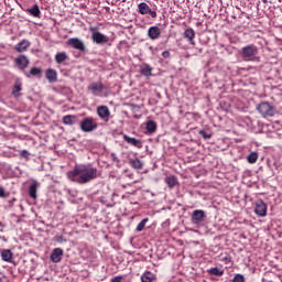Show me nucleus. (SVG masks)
Here are the masks:
<instances>
[{
	"mask_svg": "<svg viewBox=\"0 0 282 282\" xmlns=\"http://www.w3.org/2000/svg\"><path fill=\"white\" fill-rule=\"evenodd\" d=\"M96 177H98V169L89 165H75L74 170L68 172L70 182H76L77 184H89Z\"/></svg>",
	"mask_w": 282,
	"mask_h": 282,
	"instance_id": "f257e3e1",
	"label": "nucleus"
},
{
	"mask_svg": "<svg viewBox=\"0 0 282 282\" xmlns=\"http://www.w3.org/2000/svg\"><path fill=\"white\" fill-rule=\"evenodd\" d=\"M257 111H259L262 118H274L276 116V108L268 101H262L257 106Z\"/></svg>",
	"mask_w": 282,
	"mask_h": 282,
	"instance_id": "f03ea898",
	"label": "nucleus"
},
{
	"mask_svg": "<svg viewBox=\"0 0 282 282\" xmlns=\"http://www.w3.org/2000/svg\"><path fill=\"white\" fill-rule=\"evenodd\" d=\"M257 54H259V48L254 44H249L240 51V56L245 62L256 61Z\"/></svg>",
	"mask_w": 282,
	"mask_h": 282,
	"instance_id": "7ed1b4c3",
	"label": "nucleus"
},
{
	"mask_svg": "<svg viewBox=\"0 0 282 282\" xmlns=\"http://www.w3.org/2000/svg\"><path fill=\"white\" fill-rule=\"evenodd\" d=\"M80 129L84 133H91L98 129V123L91 117H87L80 121Z\"/></svg>",
	"mask_w": 282,
	"mask_h": 282,
	"instance_id": "20e7f679",
	"label": "nucleus"
},
{
	"mask_svg": "<svg viewBox=\"0 0 282 282\" xmlns=\"http://www.w3.org/2000/svg\"><path fill=\"white\" fill-rule=\"evenodd\" d=\"M89 32H91V41L97 45H105V43H109V36L100 33L96 28H90Z\"/></svg>",
	"mask_w": 282,
	"mask_h": 282,
	"instance_id": "39448f33",
	"label": "nucleus"
},
{
	"mask_svg": "<svg viewBox=\"0 0 282 282\" xmlns=\"http://www.w3.org/2000/svg\"><path fill=\"white\" fill-rule=\"evenodd\" d=\"M66 43L74 50H78L79 52H85V43H83V40L78 37L68 39Z\"/></svg>",
	"mask_w": 282,
	"mask_h": 282,
	"instance_id": "423d86ee",
	"label": "nucleus"
},
{
	"mask_svg": "<svg viewBox=\"0 0 282 282\" xmlns=\"http://www.w3.org/2000/svg\"><path fill=\"white\" fill-rule=\"evenodd\" d=\"M204 219H206V212H204L202 209H196L193 212L192 224H195V226H199V224H202V221H204Z\"/></svg>",
	"mask_w": 282,
	"mask_h": 282,
	"instance_id": "0eeeda50",
	"label": "nucleus"
},
{
	"mask_svg": "<svg viewBox=\"0 0 282 282\" xmlns=\"http://www.w3.org/2000/svg\"><path fill=\"white\" fill-rule=\"evenodd\" d=\"M254 213L259 217H265L268 215V205L263 200H258L256 203Z\"/></svg>",
	"mask_w": 282,
	"mask_h": 282,
	"instance_id": "6e6552de",
	"label": "nucleus"
},
{
	"mask_svg": "<svg viewBox=\"0 0 282 282\" xmlns=\"http://www.w3.org/2000/svg\"><path fill=\"white\" fill-rule=\"evenodd\" d=\"M139 12L140 14H150L152 17V19H155V17H158V13L155 11L151 10V7H149V4H147V2H141L139 6Z\"/></svg>",
	"mask_w": 282,
	"mask_h": 282,
	"instance_id": "1a4fd4ad",
	"label": "nucleus"
},
{
	"mask_svg": "<svg viewBox=\"0 0 282 282\" xmlns=\"http://www.w3.org/2000/svg\"><path fill=\"white\" fill-rule=\"evenodd\" d=\"M97 113L101 120L109 122V117L111 116V111H109V107L107 106H99L97 108Z\"/></svg>",
	"mask_w": 282,
	"mask_h": 282,
	"instance_id": "9d476101",
	"label": "nucleus"
},
{
	"mask_svg": "<svg viewBox=\"0 0 282 282\" xmlns=\"http://www.w3.org/2000/svg\"><path fill=\"white\" fill-rule=\"evenodd\" d=\"M50 259L53 263H61V259H63V249L61 248L53 249Z\"/></svg>",
	"mask_w": 282,
	"mask_h": 282,
	"instance_id": "9b49d317",
	"label": "nucleus"
},
{
	"mask_svg": "<svg viewBox=\"0 0 282 282\" xmlns=\"http://www.w3.org/2000/svg\"><path fill=\"white\" fill-rule=\"evenodd\" d=\"M160 34H162V30L159 26H151L148 31V35L152 41L160 39Z\"/></svg>",
	"mask_w": 282,
	"mask_h": 282,
	"instance_id": "f8f14e48",
	"label": "nucleus"
},
{
	"mask_svg": "<svg viewBox=\"0 0 282 282\" xmlns=\"http://www.w3.org/2000/svg\"><path fill=\"white\" fill-rule=\"evenodd\" d=\"M123 140L128 142V144H131L132 147H137V149H142V141L135 138H131L127 134L123 135Z\"/></svg>",
	"mask_w": 282,
	"mask_h": 282,
	"instance_id": "ddd939ff",
	"label": "nucleus"
},
{
	"mask_svg": "<svg viewBox=\"0 0 282 282\" xmlns=\"http://www.w3.org/2000/svg\"><path fill=\"white\" fill-rule=\"evenodd\" d=\"M183 36L184 39H187L191 45H195V30L193 29L185 30V32L183 33Z\"/></svg>",
	"mask_w": 282,
	"mask_h": 282,
	"instance_id": "4468645a",
	"label": "nucleus"
},
{
	"mask_svg": "<svg viewBox=\"0 0 282 282\" xmlns=\"http://www.w3.org/2000/svg\"><path fill=\"white\" fill-rule=\"evenodd\" d=\"M88 89H90V91L93 94H100V91H102V89H105V86L102 85V83L96 82V83H91L88 86Z\"/></svg>",
	"mask_w": 282,
	"mask_h": 282,
	"instance_id": "2eb2a0df",
	"label": "nucleus"
},
{
	"mask_svg": "<svg viewBox=\"0 0 282 282\" xmlns=\"http://www.w3.org/2000/svg\"><path fill=\"white\" fill-rule=\"evenodd\" d=\"M15 63L21 69H25V67L30 65V61H28L25 55H20L18 58H15Z\"/></svg>",
	"mask_w": 282,
	"mask_h": 282,
	"instance_id": "dca6fc26",
	"label": "nucleus"
},
{
	"mask_svg": "<svg viewBox=\"0 0 282 282\" xmlns=\"http://www.w3.org/2000/svg\"><path fill=\"white\" fill-rule=\"evenodd\" d=\"M45 76H46V79L48 80V83H56L58 80L57 73L52 68H48L46 70Z\"/></svg>",
	"mask_w": 282,
	"mask_h": 282,
	"instance_id": "f3484780",
	"label": "nucleus"
},
{
	"mask_svg": "<svg viewBox=\"0 0 282 282\" xmlns=\"http://www.w3.org/2000/svg\"><path fill=\"white\" fill-rule=\"evenodd\" d=\"M207 274L210 276H224V269L219 267H214L207 270Z\"/></svg>",
	"mask_w": 282,
	"mask_h": 282,
	"instance_id": "a211bd4d",
	"label": "nucleus"
},
{
	"mask_svg": "<svg viewBox=\"0 0 282 282\" xmlns=\"http://www.w3.org/2000/svg\"><path fill=\"white\" fill-rule=\"evenodd\" d=\"M12 257H13V254H12V251L10 249H3L1 251L2 261H6L7 263H10V262H12Z\"/></svg>",
	"mask_w": 282,
	"mask_h": 282,
	"instance_id": "6ab92c4d",
	"label": "nucleus"
},
{
	"mask_svg": "<svg viewBox=\"0 0 282 282\" xmlns=\"http://www.w3.org/2000/svg\"><path fill=\"white\" fill-rule=\"evenodd\" d=\"M21 89H22L21 80H15L12 89V96H14V98H19V96H21Z\"/></svg>",
	"mask_w": 282,
	"mask_h": 282,
	"instance_id": "aec40b11",
	"label": "nucleus"
},
{
	"mask_svg": "<svg viewBox=\"0 0 282 282\" xmlns=\"http://www.w3.org/2000/svg\"><path fill=\"white\" fill-rule=\"evenodd\" d=\"M39 188V182L33 181L29 187V195L32 199H36V189Z\"/></svg>",
	"mask_w": 282,
	"mask_h": 282,
	"instance_id": "412c9836",
	"label": "nucleus"
},
{
	"mask_svg": "<svg viewBox=\"0 0 282 282\" xmlns=\"http://www.w3.org/2000/svg\"><path fill=\"white\" fill-rule=\"evenodd\" d=\"M62 122L64 124H68V127H72L73 124L76 123V116L74 115L64 116L62 119Z\"/></svg>",
	"mask_w": 282,
	"mask_h": 282,
	"instance_id": "4be33fe9",
	"label": "nucleus"
},
{
	"mask_svg": "<svg viewBox=\"0 0 282 282\" xmlns=\"http://www.w3.org/2000/svg\"><path fill=\"white\" fill-rule=\"evenodd\" d=\"M28 47H30V42L26 40H23L22 42L18 43L15 45V50L17 52H25L28 50Z\"/></svg>",
	"mask_w": 282,
	"mask_h": 282,
	"instance_id": "5701e85b",
	"label": "nucleus"
},
{
	"mask_svg": "<svg viewBox=\"0 0 282 282\" xmlns=\"http://www.w3.org/2000/svg\"><path fill=\"white\" fill-rule=\"evenodd\" d=\"M130 165L132 166V169L140 171L144 166V163L140 161V159H133V160H130Z\"/></svg>",
	"mask_w": 282,
	"mask_h": 282,
	"instance_id": "b1692460",
	"label": "nucleus"
},
{
	"mask_svg": "<svg viewBox=\"0 0 282 282\" xmlns=\"http://www.w3.org/2000/svg\"><path fill=\"white\" fill-rule=\"evenodd\" d=\"M156 129H158V124L155 123V121L153 120L148 121L147 123L148 133H155Z\"/></svg>",
	"mask_w": 282,
	"mask_h": 282,
	"instance_id": "393cba45",
	"label": "nucleus"
},
{
	"mask_svg": "<svg viewBox=\"0 0 282 282\" xmlns=\"http://www.w3.org/2000/svg\"><path fill=\"white\" fill-rule=\"evenodd\" d=\"M151 72H153V68H151V66H149L148 64H143L141 66V74L143 76H151L152 75Z\"/></svg>",
	"mask_w": 282,
	"mask_h": 282,
	"instance_id": "a878e982",
	"label": "nucleus"
},
{
	"mask_svg": "<svg viewBox=\"0 0 282 282\" xmlns=\"http://www.w3.org/2000/svg\"><path fill=\"white\" fill-rule=\"evenodd\" d=\"M56 63H65L67 61V53L61 52L55 55Z\"/></svg>",
	"mask_w": 282,
	"mask_h": 282,
	"instance_id": "bb28decb",
	"label": "nucleus"
},
{
	"mask_svg": "<svg viewBox=\"0 0 282 282\" xmlns=\"http://www.w3.org/2000/svg\"><path fill=\"white\" fill-rule=\"evenodd\" d=\"M155 279V275L151 272H145L142 276H141V281L142 282H153V280Z\"/></svg>",
	"mask_w": 282,
	"mask_h": 282,
	"instance_id": "cd10ccee",
	"label": "nucleus"
},
{
	"mask_svg": "<svg viewBox=\"0 0 282 282\" xmlns=\"http://www.w3.org/2000/svg\"><path fill=\"white\" fill-rule=\"evenodd\" d=\"M247 160L249 164H256V162L259 160V154L257 152H251L248 156Z\"/></svg>",
	"mask_w": 282,
	"mask_h": 282,
	"instance_id": "c85d7f7f",
	"label": "nucleus"
},
{
	"mask_svg": "<svg viewBox=\"0 0 282 282\" xmlns=\"http://www.w3.org/2000/svg\"><path fill=\"white\" fill-rule=\"evenodd\" d=\"M166 184L170 188H175V186H177V178L175 176H169L166 178Z\"/></svg>",
	"mask_w": 282,
	"mask_h": 282,
	"instance_id": "c756f323",
	"label": "nucleus"
},
{
	"mask_svg": "<svg viewBox=\"0 0 282 282\" xmlns=\"http://www.w3.org/2000/svg\"><path fill=\"white\" fill-rule=\"evenodd\" d=\"M148 223H149V218L142 219L137 226V232H142V230H144V227L147 226Z\"/></svg>",
	"mask_w": 282,
	"mask_h": 282,
	"instance_id": "7c9ffc66",
	"label": "nucleus"
},
{
	"mask_svg": "<svg viewBox=\"0 0 282 282\" xmlns=\"http://www.w3.org/2000/svg\"><path fill=\"white\" fill-rule=\"evenodd\" d=\"M30 14L33 17H39L41 14V10L39 9V6H33L31 9H29Z\"/></svg>",
	"mask_w": 282,
	"mask_h": 282,
	"instance_id": "2f4dec72",
	"label": "nucleus"
},
{
	"mask_svg": "<svg viewBox=\"0 0 282 282\" xmlns=\"http://www.w3.org/2000/svg\"><path fill=\"white\" fill-rule=\"evenodd\" d=\"M231 282H246V276L241 273H237Z\"/></svg>",
	"mask_w": 282,
	"mask_h": 282,
	"instance_id": "473e14b6",
	"label": "nucleus"
},
{
	"mask_svg": "<svg viewBox=\"0 0 282 282\" xmlns=\"http://www.w3.org/2000/svg\"><path fill=\"white\" fill-rule=\"evenodd\" d=\"M198 133L202 135V138H204V140H210V138H213L212 134L206 133L204 130H200Z\"/></svg>",
	"mask_w": 282,
	"mask_h": 282,
	"instance_id": "72a5a7b5",
	"label": "nucleus"
},
{
	"mask_svg": "<svg viewBox=\"0 0 282 282\" xmlns=\"http://www.w3.org/2000/svg\"><path fill=\"white\" fill-rule=\"evenodd\" d=\"M39 74H41L40 68H36V67L31 68L30 70L31 76H39Z\"/></svg>",
	"mask_w": 282,
	"mask_h": 282,
	"instance_id": "f704fd0d",
	"label": "nucleus"
},
{
	"mask_svg": "<svg viewBox=\"0 0 282 282\" xmlns=\"http://www.w3.org/2000/svg\"><path fill=\"white\" fill-rule=\"evenodd\" d=\"M6 197H8V195L6 194V189L0 186V198L6 199Z\"/></svg>",
	"mask_w": 282,
	"mask_h": 282,
	"instance_id": "c9c22d12",
	"label": "nucleus"
},
{
	"mask_svg": "<svg viewBox=\"0 0 282 282\" xmlns=\"http://www.w3.org/2000/svg\"><path fill=\"white\" fill-rule=\"evenodd\" d=\"M20 155H21L22 158H28V156L30 155V152H28L26 150H22L21 153H20Z\"/></svg>",
	"mask_w": 282,
	"mask_h": 282,
	"instance_id": "e433bc0d",
	"label": "nucleus"
},
{
	"mask_svg": "<svg viewBox=\"0 0 282 282\" xmlns=\"http://www.w3.org/2000/svg\"><path fill=\"white\" fill-rule=\"evenodd\" d=\"M111 282H122V275L115 276Z\"/></svg>",
	"mask_w": 282,
	"mask_h": 282,
	"instance_id": "4c0bfd02",
	"label": "nucleus"
},
{
	"mask_svg": "<svg viewBox=\"0 0 282 282\" xmlns=\"http://www.w3.org/2000/svg\"><path fill=\"white\" fill-rule=\"evenodd\" d=\"M170 54H171V53H169V51H165V52H163L162 56H163L164 58H169Z\"/></svg>",
	"mask_w": 282,
	"mask_h": 282,
	"instance_id": "58836bf2",
	"label": "nucleus"
},
{
	"mask_svg": "<svg viewBox=\"0 0 282 282\" xmlns=\"http://www.w3.org/2000/svg\"><path fill=\"white\" fill-rule=\"evenodd\" d=\"M57 241H58V243H63V241H65V239H63V236H59V237L57 238Z\"/></svg>",
	"mask_w": 282,
	"mask_h": 282,
	"instance_id": "ea45409f",
	"label": "nucleus"
}]
</instances>
